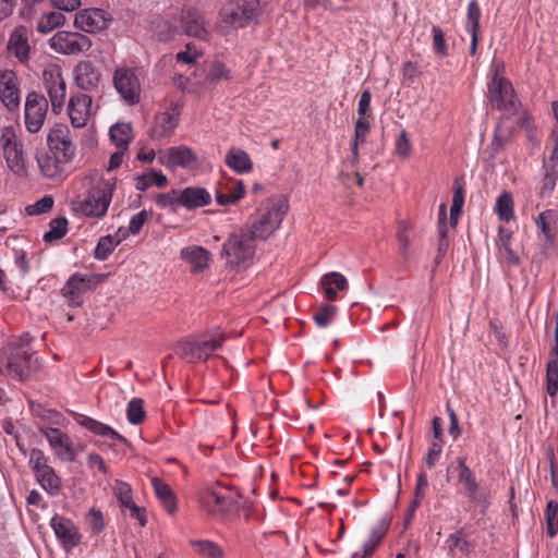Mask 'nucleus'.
Instances as JSON below:
<instances>
[{"instance_id": "f257e3e1", "label": "nucleus", "mask_w": 558, "mask_h": 558, "mask_svg": "<svg viewBox=\"0 0 558 558\" xmlns=\"http://www.w3.org/2000/svg\"><path fill=\"white\" fill-rule=\"evenodd\" d=\"M48 151L37 155L36 159L43 174L49 179L62 175L70 161V129L63 123H56L47 137Z\"/></svg>"}, {"instance_id": "f03ea898", "label": "nucleus", "mask_w": 558, "mask_h": 558, "mask_svg": "<svg viewBox=\"0 0 558 558\" xmlns=\"http://www.w3.org/2000/svg\"><path fill=\"white\" fill-rule=\"evenodd\" d=\"M256 238L250 232L231 234L222 246V256L226 265L230 268L247 266L254 254V240Z\"/></svg>"}, {"instance_id": "7ed1b4c3", "label": "nucleus", "mask_w": 558, "mask_h": 558, "mask_svg": "<svg viewBox=\"0 0 558 558\" xmlns=\"http://www.w3.org/2000/svg\"><path fill=\"white\" fill-rule=\"evenodd\" d=\"M488 95L492 105L502 111L505 116H514L520 107V101L514 93L511 82L498 74L495 70L488 83Z\"/></svg>"}, {"instance_id": "20e7f679", "label": "nucleus", "mask_w": 558, "mask_h": 558, "mask_svg": "<svg viewBox=\"0 0 558 558\" xmlns=\"http://www.w3.org/2000/svg\"><path fill=\"white\" fill-rule=\"evenodd\" d=\"M289 210V203L280 198L271 203L248 230L256 239H265L279 228Z\"/></svg>"}, {"instance_id": "39448f33", "label": "nucleus", "mask_w": 558, "mask_h": 558, "mask_svg": "<svg viewBox=\"0 0 558 558\" xmlns=\"http://www.w3.org/2000/svg\"><path fill=\"white\" fill-rule=\"evenodd\" d=\"M3 155L10 170L19 175H27V160L24 155L23 144L17 140L13 126H5L0 138Z\"/></svg>"}, {"instance_id": "423d86ee", "label": "nucleus", "mask_w": 558, "mask_h": 558, "mask_svg": "<svg viewBox=\"0 0 558 558\" xmlns=\"http://www.w3.org/2000/svg\"><path fill=\"white\" fill-rule=\"evenodd\" d=\"M239 497V493H233L226 486H210L202 497V505L213 515H223L238 508Z\"/></svg>"}, {"instance_id": "0eeeda50", "label": "nucleus", "mask_w": 558, "mask_h": 558, "mask_svg": "<svg viewBox=\"0 0 558 558\" xmlns=\"http://www.w3.org/2000/svg\"><path fill=\"white\" fill-rule=\"evenodd\" d=\"M44 82L51 101L54 113L62 109L66 93V82L62 76L61 68L58 64H49L43 73Z\"/></svg>"}, {"instance_id": "6e6552de", "label": "nucleus", "mask_w": 558, "mask_h": 558, "mask_svg": "<svg viewBox=\"0 0 558 558\" xmlns=\"http://www.w3.org/2000/svg\"><path fill=\"white\" fill-rule=\"evenodd\" d=\"M24 111L27 131L31 133H37L45 122L48 111V101L44 95L32 92L26 97Z\"/></svg>"}, {"instance_id": "1a4fd4ad", "label": "nucleus", "mask_w": 558, "mask_h": 558, "mask_svg": "<svg viewBox=\"0 0 558 558\" xmlns=\"http://www.w3.org/2000/svg\"><path fill=\"white\" fill-rule=\"evenodd\" d=\"M113 85L129 105H135L140 101L141 84L132 70L125 68L117 69L113 74Z\"/></svg>"}, {"instance_id": "9d476101", "label": "nucleus", "mask_w": 558, "mask_h": 558, "mask_svg": "<svg viewBox=\"0 0 558 558\" xmlns=\"http://www.w3.org/2000/svg\"><path fill=\"white\" fill-rule=\"evenodd\" d=\"M183 32L189 37L207 39L209 36L208 22L204 12L194 7H184L180 19Z\"/></svg>"}, {"instance_id": "9b49d317", "label": "nucleus", "mask_w": 558, "mask_h": 558, "mask_svg": "<svg viewBox=\"0 0 558 558\" xmlns=\"http://www.w3.org/2000/svg\"><path fill=\"white\" fill-rule=\"evenodd\" d=\"M458 481L463 486L468 498L483 508L487 507V495L480 487L473 471L466 465L465 459L457 458Z\"/></svg>"}, {"instance_id": "f8f14e48", "label": "nucleus", "mask_w": 558, "mask_h": 558, "mask_svg": "<svg viewBox=\"0 0 558 558\" xmlns=\"http://www.w3.org/2000/svg\"><path fill=\"white\" fill-rule=\"evenodd\" d=\"M110 202V190L96 189L88 194L75 210L87 217L101 218L106 215Z\"/></svg>"}, {"instance_id": "ddd939ff", "label": "nucleus", "mask_w": 558, "mask_h": 558, "mask_svg": "<svg viewBox=\"0 0 558 558\" xmlns=\"http://www.w3.org/2000/svg\"><path fill=\"white\" fill-rule=\"evenodd\" d=\"M109 14L97 8L84 9L75 14L74 26L86 32L95 33L108 27Z\"/></svg>"}, {"instance_id": "4468645a", "label": "nucleus", "mask_w": 558, "mask_h": 558, "mask_svg": "<svg viewBox=\"0 0 558 558\" xmlns=\"http://www.w3.org/2000/svg\"><path fill=\"white\" fill-rule=\"evenodd\" d=\"M158 161L167 168H192L196 165L197 159L187 146L181 145L170 147L166 151H160L158 155Z\"/></svg>"}, {"instance_id": "2eb2a0df", "label": "nucleus", "mask_w": 558, "mask_h": 558, "mask_svg": "<svg viewBox=\"0 0 558 558\" xmlns=\"http://www.w3.org/2000/svg\"><path fill=\"white\" fill-rule=\"evenodd\" d=\"M5 360V368L20 380H24L28 376L32 367V354L28 350H23V345L12 347Z\"/></svg>"}, {"instance_id": "dca6fc26", "label": "nucleus", "mask_w": 558, "mask_h": 558, "mask_svg": "<svg viewBox=\"0 0 558 558\" xmlns=\"http://www.w3.org/2000/svg\"><path fill=\"white\" fill-rule=\"evenodd\" d=\"M107 274H73L72 275V307L80 306L83 303L80 293L89 291L100 284L106 278Z\"/></svg>"}, {"instance_id": "f3484780", "label": "nucleus", "mask_w": 558, "mask_h": 558, "mask_svg": "<svg viewBox=\"0 0 558 558\" xmlns=\"http://www.w3.org/2000/svg\"><path fill=\"white\" fill-rule=\"evenodd\" d=\"M0 99L9 110H14L20 105L19 88L12 71L0 72Z\"/></svg>"}, {"instance_id": "a211bd4d", "label": "nucleus", "mask_w": 558, "mask_h": 558, "mask_svg": "<svg viewBox=\"0 0 558 558\" xmlns=\"http://www.w3.org/2000/svg\"><path fill=\"white\" fill-rule=\"evenodd\" d=\"M72 418L76 421L77 424H80L82 427L88 429L95 435L107 437L110 439H117L123 444H125L128 440L125 437L120 435L117 430H114L109 425H106L99 421H96L89 416L75 413L72 411Z\"/></svg>"}, {"instance_id": "6ab92c4d", "label": "nucleus", "mask_w": 558, "mask_h": 558, "mask_svg": "<svg viewBox=\"0 0 558 558\" xmlns=\"http://www.w3.org/2000/svg\"><path fill=\"white\" fill-rule=\"evenodd\" d=\"M245 194V185L242 180H231L220 184L215 198L220 206L236 204Z\"/></svg>"}, {"instance_id": "aec40b11", "label": "nucleus", "mask_w": 558, "mask_h": 558, "mask_svg": "<svg viewBox=\"0 0 558 558\" xmlns=\"http://www.w3.org/2000/svg\"><path fill=\"white\" fill-rule=\"evenodd\" d=\"M180 206L187 210L205 207L210 204V193L201 186H189L180 191Z\"/></svg>"}, {"instance_id": "412c9836", "label": "nucleus", "mask_w": 558, "mask_h": 558, "mask_svg": "<svg viewBox=\"0 0 558 558\" xmlns=\"http://www.w3.org/2000/svg\"><path fill=\"white\" fill-rule=\"evenodd\" d=\"M76 85L84 90L95 88L99 81V73L89 61L80 62L73 72Z\"/></svg>"}, {"instance_id": "4be33fe9", "label": "nucleus", "mask_w": 558, "mask_h": 558, "mask_svg": "<svg viewBox=\"0 0 558 558\" xmlns=\"http://www.w3.org/2000/svg\"><path fill=\"white\" fill-rule=\"evenodd\" d=\"M92 113V97L87 94L72 96V126L81 128L86 124Z\"/></svg>"}, {"instance_id": "5701e85b", "label": "nucleus", "mask_w": 558, "mask_h": 558, "mask_svg": "<svg viewBox=\"0 0 558 558\" xmlns=\"http://www.w3.org/2000/svg\"><path fill=\"white\" fill-rule=\"evenodd\" d=\"M40 432L46 436L51 448L59 456H65V459L70 456V442L65 433L59 428L49 426L40 427Z\"/></svg>"}, {"instance_id": "b1692460", "label": "nucleus", "mask_w": 558, "mask_h": 558, "mask_svg": "<svg viewBox=\"0 0 558 558\" xmlns=\"http://www.w3.org/2000/svg\"><path fill=\"white\" fill-rule=\"evenodd\" d=\"M226 165L238 173H247L253 168V162L246 151L239 147H232L225 157Z\"/></svg>"}, {"instance_id": "393cba45", "label": "nucleus", "mask_w": 558, "mask_h": 558, "mask_svg": "<svg viewBox=\"0 0 558 558\" xmlns=\"http://www.w3.org/2000/svg\"><path fill=\"white\" fill-rule=\"evenodd\" d=\"M181 256L194 272H201L208 266L209 253L202 246H189L181 251Z\"/></svg>"}, {"instance_id": "a878e982", "label": "nucleus", "mask_w": 558, "mask_h": 558, "mask_svg": "<svg viewBox=\"0 0 558 558\" xmlns=\"http://www.w3.org/2000/svg\"><path fill=\"white\" fill-rule=\"evenodd\" d=\"M177 113L161 112L156 117V126L150 132L151 138H162L169 135L178 125Z\"/></svg>"}, {"instance_id": "bb28decb", "label": "nucleus", "mask_w": 558, "mask_h": 558, "mask_svg": "<svg viewBox=\"0 0 558 558\" xmlns=\"http://www.w3.org/2000/svg\"><path fill=\"white\" fill-rule=\"evenodd\" d=\"M155 494L159 501L162 504L165 509L169 513H173L177 510V501L172 489L163 481L158 477L151 480Z\"/></svg>"}, {"instance_id": "cd10ccee", "label": "nucleus", "mask_w": 558, "mask_h": 558, "mask_svg": "<svg viewBox=\"0 0 558 558\" xmlns=\"http://www.w3.org/2000/svg\"><path fill=\"white\" fill-rule=\"evenodd\" d=\"M8 48L20 61H24L28 58L29 46L23 28H16L13 32L10 37Z\"/></svg>"}, {"instance_id": "c85d7f7f", "label": "nucleus", "mask_w": 558, "mask_h": 558, "mask_svg": "<svg viewBox=\"0 0 558 558\" xmlns=\"http://www.w3.org/2000/svg\"><path fill=\"white\" fill-rule=\"evenodd\" d=\"M135 187L137 191H146L151 185L165 187L168 184L167 177L158 170L150 169L148 172L136 177Z\"/></svg>"}, {"instance_id": "c756f323", "label": "nucleus", "mask_w": 558, "mask_h": 558, "mask_svg": "<svg viewBox=\"0 0 558 558\" xmlns=\"http://www.w3.org/2000/svg\"><path fill=\"white\" fill-rule=\"evenodd\" d=\"M109 135L118 148L128 149L132 140V126L130 123H116L110 128Z\"/></svg>"}, {"instance_id": "7c9ffc66", "label": "nucleus", "mask_w": 558, "mask_h": 558, "mask_svg": "<svg viewBox=\"0 0 558 558\" xmlns=\"http://www.w3.org/2000/svg\"><path fill=\"white\" fill-rule=\"evenodd\" d=\"M50 526L58 539H60L64 550L70 551V521L65 517L54 514L50 520Z\"/></svg>"}, {"instance_id": "2f4dec72", "label": "nucleus", "mask_w": 558, "mask_h": 558, "mask_svg": "<svg viewBox=\"0 0 558 558\" xmlns=\"http://www.w3.org/2000/svg\"><path fill=\"white\" fill-rule=\"evenodd\" d=\"M191 545L195 548L196 553L205 558H223L225 551L222 547L213 541L208 539H194Z\"/></svg>"}, {"instance_id": "473e14b6", "label": "nucleus", "mask_w": 558, "mask_h": 558, "mask_svg": "<svg viewBox=\"0 0 558 558\" xmlns=\"http://www.w3.org/2000/svg\"><path fill=\"white\" fill-rule=\"evenodd\" d=\"M556 220H557V213L551 209L542 211L535 219V223H536L537 228L541 230L542 234L544 235V238L548 244H553L555 241V234L550 230V225L555 223Z\"/></svg>"}, {"instance_id": "72a5a7b5", "label": "nucleus", "mask_w": 558, "mask_h": 558, "mask_svg": "<svg viewBox=\"0 0 558 558\" xmlns=\"http://www.w3.org/2000/svg\"><path fill=\"white\" fill-rule=\"evenodd\" d=\"M495 213L501 221L509 222L513 218V198L510 192H504L497 197Z\"/></svg>"}, {"instance_id": "f704fd0d", "label": "nucleus", "mask_w": 558, "mask_h": 558, "mask_svg": "<svg viewBox=\"0 0 558 558\" xmlns=\"http://www.w3.org/2000/svg\"><path fill=\"white\" fill-rule=\"evenodd\" d=\"M175 354L189 363H196L201 360V351L197 341L179 342L174 348Z\"/></svg>"}, {"instance_id": "c9c22d12", "label": "nucleus", "mask_w": 558, "mask_h": 558, "mask_svg": "<svg viewBox=\"0 0 558 558\" xmlns=\"http://www.w3.org/2000/svg\"><path fill=\"white\" fill-rule=\"evenodd\" d=\"M178 34V27L168 21L158 20L153 22V35L160 43L172 40Z\"/></svg>"}, {"instance_id": "e433bc0d", "label": "nucleus", "mask_w": 558, "mask_h": 558, "mask_svg": "<svg viewBox=\"0 0 558 558\" xmlns=\"http://www.w3.org/2000/svg\"><path fill=\"white\" fill-rule=\"evenodd\" d=\"M68 219L59 217L49 222V230L44 234L43 239L46 243H52L62 239L68 232Z\"/></svg>"}, {"instance_id": "4c0bfd02", "label": "nucleus", "mask_w": 558, "mask_h": 558, "mask_svg": "<svg viewBox=\"0 0 558 558\" xmlns=\"http://www.w3.org/2000/svg\"><path fill=\"white\" fill-rule=\"evenodd\" d=\"M225 337L220 332L214 333L209 339L197 341L201 360L206 361L216 350L221 348Z\"/></svg>"}, {"instance_id": "58836bf2", "label": "nucleus", "mask_w": 558, "mask_h": 558, "mask_svg": "<svg viewBox=\"0 0 558 558\" xmlns=\"http://www.w3.org/2000/svg\"><path fill=\"white\" fill-rule=\"evenodd\" d=\"M118 245L119 240H116L111 234L101 236L94 250L95 258L98 260H106Z\"/></svg>"}, {"instance_id": "ea45409f", "label": "nucleus", "mask_w": 558, "mask_h": 558, "mask_svg": "<svg viewBox=\"0 0 558 558\" xmlns=\"http://www.w3.org/2000/svg\"><path fill=\"white\" fill-rule=\"evenodd\" d=\"M37 481L41 487L51 495H56L60 490V478L50 466L47 472H40L36 475Z\"/></svg>"}, {"instance_id": "a19ab883", "label": "nucleus", "mask_w": 558, "mask_h": 558, "mask_svg": "<svg viewBox=\"0 0 558 558\" xmlns=\"http://www.w3.org/2000/svg\"><path fill=\"white\" fill-rule=\"evenodd\" d=\"M481 8L476 0H472L468 4L466 9V23L465 29L468 33H478L480 32V20H481Z\"/></svg>"}, {"instance_id": "79ce46f5", "label": "nucleus", "mask_w": 558, "mask_h": 558, "mask_svg": "<svg viewBox=\"0 0 558 558\" xmlns=\"http://www.w3.org/2000/svg\"><path fill=\"white\" fill-rule=\"evenodd\" d=\"M144 401L141 398H133L129 401L126 408L128 421L133 425L141 424L145 418Z\"/></svg>"}, {"instance_id": "37998d69", "label": "nucleus", "mask_w": 558, "mask_h": 558, "mask_svg": "<svg viewBox=\"0 0 558 558\" xmlns=\"http://www.w3.org/2000/svg\"><path fill=\"white\" fill-rule=\"evenodd\" d=\"M180 191L172 190L168 193L157 194L155 197L156 204L171 213H177L180 206Z\"/></svg>"}, {"instance_id": "c03bdc74", "label": "nucleus", "mask_w": 558, "mask_h": 558, "mask_svg": "<svg viewBox=\"0 0 558 558\" xmlns=\"http://www.w3.org/2000/svg\"><path fill=\"white\" fill-rule=\"evenodd\" d=\"M385 534L386 526L384 522L378 523L372 529L368 539L363 544L364 556H369L373 554L377 545L384 538Z\"/></svg>"}, {"instance_id": "a18cd8bd", "label": "nucleus", "mask_w": 558, "mask_h": 558, "mask_svg": "<svg viewBox=\"0 0 558 558\" xmlns=\"http://www.w3.org/2000/svg\"><path fill=\"white\" fill-rule=\"evenodd\" d=\"M546 390L550 397L558 392V361L550 360L546 366Z\"/></svg>"}, {"instance_id": "49530a36", "label": "nucleus", "mask_w": 558, "mask_h": 558, "mask_svg": "<svg viewBox=\"0 0 558 558\" xmlns=\"http://www.w3.org/2000/svg\"><path fill=\"white\" fill-rule=\"evenodd\" d=\"M544 177L542 180V186H541V195L547 196L549 195L555 186H556V180H557V172L555 169V163L548 165L544 162Z\"/></svg>"}, {"instance_id": "de8ad7c7", "label": "nucleus", "mask_w": 558, "mask_h": 558, "mask_svg": "<svg viewBox=\"0 0 558 558\" xmlns=\"http://www.w3.org/2000/svg\"><path fill=\"white\" fill-rule=\"evenodd\" d=\"M65 22V16L61 12H50L41 17L38 22L37 29L40 33H48L53 28L62 25Z\"/></svg>"}, {"instance_id": "09e8293b", "label": "nucleus", "mask_w": 558, "mask_h": 558, "mask_svg": "<svg viewBox=\"0 0 558 558\" xmlns=\"http://www.w3.org/2000/svg\"><path fill=\"white\" fill-rule=\"evenodd\" d=\"M54 201L50 195H46L38 199L36 203L25 207V213L28 216H38L50 211L53 207Z\"/></svg>"}, {"instance_id": "8fccbe9b", "label": "nucleus", "mask_w": 558, "mask_h": 558, "mask_svg": "<svg viewBox=\"0 0 558 558\" xmlns=\"http://www.w3.org/2000/svg\"><path fill=\"white\" fill-rule=\"evenodd\" d=\"M50 47L57 52L69 54L70 53V32L60 31L54 34L50 40Z\"/></svg>"}, {"instance_id": "3c124183", "label": "nucleus", "mask_w": 558, "mask_h": 558, "mask_svg": "<svg viewBox=\"0 0 558 558\" xmlns=\"http://www.w3.org/2000/svg\"><path fill=\"white\" fill-rule=\"evenodd\" d=\"M238 7L241 11V16L244 22L248 23L256 17V13L259 9L258 0H239Z\"/></svg>"}, {"instance_id": "603ef678", "label": "nucleus", "mask_w": 558, "mask_h": 558, "mask_svg": "<svg viewBox=\"0 0 558 558\" xmlns=\"http://www.w3.org/2000/svg\"><path fill=\"white\" fill-rule=\"evenodd\" d=\"M29 464L37 475L40 472H47L50 466L47 464V458L40 449L34 448L29 453Z\"/></svg>"}, {"instance_id": "864d4df0", "label": "nucleus", "mask_w": 558, "mask_h": 558, "mask_svg": "<svg viewBox=\"0 0 558 558\" xmlns=\"http://www.w3.org/2000/svg\"><path fill=\"white\" fill-rule=\"evenodd\" d=\"M230 77V70L221 62H215L207 74L206 80L211 84H217L221 80H228Z\"/></svg>"}, {"instance_id": "5fc2aeb1", "label": "nucleus", "mask_w": 558, "mask_h": 558, "mask_svg": "<svg viewBox=\"0 0 558 558\" xmlns=\"http://www.w3.org/2000/svg\"><path fill=\"white\" fill-rule=\"evenodd\" d=\"M336 312V306L325 304L319 311H317L314 314V320L319 327H327L331 323Z\"/></svg>"}, {"instance_id": "6e6d98bb", "label": "nucleus", "mask_w": 558, "mask_h": 558, "mask_svg": "<svg viewBox=\"0 0 558 558\" xmlns=\"http://www.w3.org/2000/svg\"><path fill=\"white\" fill-rule=\"evenodd\" d=\"M85 520L94 533H100L105 527L102 513L94 508L86 514Z\"/></svg>"}, {"instance_id": "4d7b16f0", "label": "nucleus", "mask_w": 558, "mask_h": 558, "mask_svg": "<svg viewBox=\"0 0 558 558\" xmlns=\"http://www.w3.org/2000/svg\"><path fill=\"white\" fill-rule=\"evenodd\" d=\"M92 47V40L87 35L72 33V54L85 52Z\"/></svg>"}, {"instance_id": "13d9d810", "label": "nucleus", "mask_w": 558, "mask_h": 558, "mask_svg": "<svg viewBox=\"0 0 558 558\" xmlns=\"http://www.w3.org/2000/svg\"><path fill=\"white\" fill-rule=\"evenodd\" d=\"M450 551L458 547L462 554L469 556L471 553V544L469 541L462 538L459 533L450 534L447 538Z\"/></svg>"}, {"instance_id": "bf43d9fd", "label": "nucleus", "mask_w": 558, "mask_h": 558, "mask_svg": "<svg viewBox=\"0 0 558 558\" xmlns=\"http://www.w3.org/2000/svg\"><path fill=\"white\" fill-rule=\"evenodd\" d=\"M320 284H330L331 287L335 284L338 290L342 291L347 289L348 280L340 272H330L322 278Z\"/></svg>"}, {"instance_id": "052dcab7", "label": "nucleus", "mask_w": 558, "mask_h": 558, "mask_svg": "<svg viewBox=\"0 0 558 558\" xmlns=\"http://www.w3.org/2000/svg\"><path fill=\"white\" fill-rule=\"evenodd\" d=\"M433 47L437 53L446 56L448 53L445 34L439 26H433Z\"/></svg>"}, {"instance_id": "680f3d73", "label": "nucleus", "mask_w": 558, "mask_h": 558, "mask_svg": "<svg viewBox=\"0 0 558 558\" xmlns=\"http://www.w3.org/2000/svg\"><path fill=\"white\" fill-rule=\"evenodd\" d=\"M442 451V442L441 441H433L429 445L427 456L425 458V463L428 469H433L439 460V457Z\"/></svg>"}, {"instance_id": "e2e57ef3", "label": "nucleus", "mask_w": 558, "mask_h": 558, "mask_svg": "<svg viewBox=\"0 0 558 558\" xmlns=\"http://www.w3.org/2000/svg\"><path fill=\"white\" fill-rule=\"evenodd\" d=\"M148 217H149V214L146 210H142V211L135 214L131 218L129 227H128L129 231H131V234H133V235L138 234L141 232L144 223L148 219Z\"/></svg>"}, {"instance_id": "0e129e2a", "label": "nucleus", "mask_w": 558, "mask_h": 558, "mask_svg": "<svg viewBox=\"0 0 558 558\" xmlns=\"http://www.w3.org/2000/svg\"><path fill=\"white\" fill-rule=\"evenodd\" d=\"M222 21L232 27H240L245 23L241 16V11L238 5L230 11L226 10L223 12Z\"/></svg>"}, {"instance_id": "69168bd1", "label": "nucleus", "mask_w": 558, "mask_h": 558, "mask_svg": "<svg viewBox=\"0 0 558 558\" xmlns=\"http://www.w3.org/2000/svg\"><path fill=\"white\" fill-rule=\"evenodd\" d=\"M412 145L408 133L402 131L396 141V151L400 157H408L411 153Z\"/></svg>"}, {"instance_id": "338daca9", "label": "nucleus", "mask_w": 558, "mask_h": 558, "mask_svg": "<svg viewBox=\"0 0 558 558\" xmlns=\"http://www.w3.org/2000/svg\"><path fill=\"white\" fill-rule=\"evenodd\" d=\"M446 411L449 416L448 432L453 439H457L461 435V427L459 425L458 416L449 403L446 405Z\"/></svg>"}, {"instance_id": "774afa93", "label": "nucleus", "mask_w": 558, "mask_h": 558, "mask_svg": "<svg viewBox=\"0 0 558 558\" xmlns=\"http://www.w3.org/2000/svg\"><path fill=\"white\" fill-rule=\"evenodd\" d=\"M499 238H500V247L505 251L507 259L511 264H517L519 262V257L517 256V254L510 247L511 234L510 233H504L502 230L500 229V236Z\"/></svg>"}]
</instances>
